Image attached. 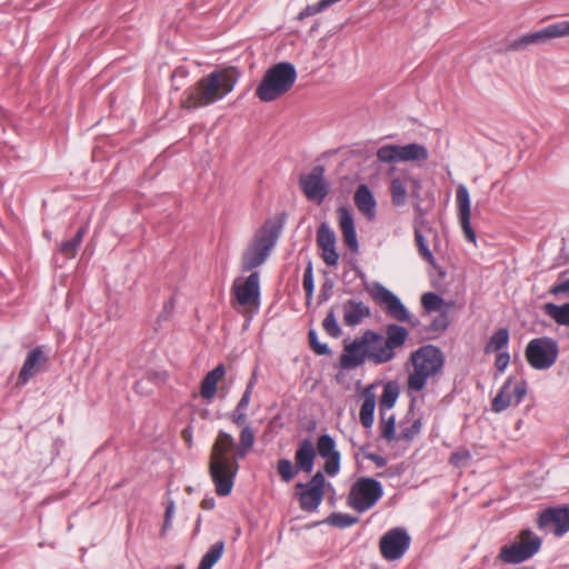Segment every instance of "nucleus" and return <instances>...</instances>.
<instances>
[{"label":"nucleus","instance_id":"obj_38","mask_svg":"<svg viewBox=\"0 0 569 569\" xmlns=\"http://www.w3.org/2000/svg\"><path fill=\"white\" fill-rule=\"evenodd\" d=\"M398 398V390L391 383H387L383 387L382 395L380 398V412L386 411L389 412L390 409L395 406Z\"/></svg>","mask_w":569,"mask_h":569},{"label":"nucleus","instance_id":"obj_55","mask_svg":"<svg viewBox=\"0 0 569 569\" xmlns=\"http://www.w3.org/2000/svg\"><path fill=\"white\" fill-rule=\"evenodd\" d=\"M182 435V438L188 442V443H191V437H192V432H191V429L190 428H186L182 430L181 432Z\"/></svg>","mask_w":569,"mask_h":569},{"label":"nucleus","instance_id":"obj_13","mask_svg":"<svg viewBox=\"0 0 569 569\" xmlns=\"http://www.w3.org/2000/svg\"><path fill=\"white\" fill-rule=\"evenodd\" d=\"M300 188L309 201L320 204L329 193V184L325 178V168L316 166L309 173L300 176Z\"/></svg>","mask_w":569,"mask_h":569},{"label":"nucleus","instance_id":"obj_44","mask_svg":"<svg viewBox=\"0 0 569 569\" xmlns=\"http://www.w3.org/2000/svg\"><path fill=\"white\" fill-rule=\"evenodd\" d=\"M308 338H309V343H310L311 349L317 355L325 356V355L330 353L329 347L326 343H321L318 340V335H317L316 330L311 329L308 333Z\"/></svg>","mask_w":569,"mask_h":569},{"label":"nucleus","instance_id":"obj_4","mask_svg":"<svg viewBox=\"0 0 569 569\" xmlns=\"http://www.w3.org/2000/svg\"><path fill=\"white\" fill-rule=\"evenodd\" d=\"M297 77V70L291 62L276 63L264 72L256 89V96L263 102L274 101L292 89Z\"/></svg>","mask_w":569,"mask_h":569},{"label":"nucleus","instance_id":"obj_34","mask_svg":"<svg viewBox=\"0 0 569 569\" xmlns=\"http://www.w3.org/2000/svg\"><path fill=\"white\" fill-rule=\"evenodd\" d=\"M376 408V397L371 392H366L360 408V422L365 428H370L373 423V413Z\"/></svg>","mask_w":569,"mask_h":569},{"label":"nucleus","instance_id":"obj_11","mask_svg":"<svg viewBox=\"0 0 569 569\" xmlns=\"http://www.w3.org/2000/svg\"><path fill=\"white\" fill-rule=\"evenodd\" d=\"M367 291L373 301L380 306H383L389 317L401 321H410V313L400 301V299L380 282H372L367 287Z\"/></svg>","mask_w":569,"mask_h":569},{"label":"nucleus","instance_id":"obj_54","mask_svg":"<svg viewBox=\"0 0 569 569\" xmlns=\"http://www.w3.org/2000/svg\"><path fill=\"white\" fill-rule=\"evenodd\" d=\"M256 382H257V375H256V372H253L249 382L247 383L246 390H250V392H252Z\"/></svg>","mask_w":569,"mask_h":569},{"label":"nucleus","instance_id":"obj_19","mask_svg":"<svg viewBox=\"0 0 569 569\" xmlns=\"http://www.w3.org/2000/svg\"><path fill=\"white\" fill-rule=\"evenodd\" d=\"M456 201L458 208V218L465 237L468 241L476 244L477 236L470 224L471 201L466 186L459 184L456 191Z\"/></svg>","mask_w":569,"mask_h":569},{"label":"nucleus","instance_id":"obj_52","mask_svg":"<svg viewBox=\"0 0 569 569\" xmlns=\"http://www.w3.org/2000/svg\"><path fill=\"white\" fill-rule=\"evenodd\" d=\"M251 395L252 392H250V390H244L240 401L236 407L247 410L250 403Z\"/></svg>","mask_w":569,"mask_h":569},{"label":"nucleus","instance_id":"obj_33","mask_svg":"<svg viewBox=\"0 0 569 569\" xmlns=\"http://www.w3.org/2000/svg\"><path fill=\"white\" fill-rule=\"evenodd\" d=\"M380 435L388 442L397 441L398 435L396 433V419L393 413L381 411L380 412Z\"/></svg>","mask_w":569,"mask_h":569},{"label":"nucleus","instance_id":"obj_17","mask_svg":"<svg viewBox=\"0 0 569 569\" xmlns=\"http://www.w3.org/2000/svg\"><path fill=\"white\" fill-rule=\"evenodd\" d=\"M361 342H363L368 359L376 365L389 362L396 357V352L387 349L385 338L373 330H366L361 336Z\"/></svg>","mask_w":569,"mask_h":569},{"label":"nucleus","instance_id":"obj_1","mask_svg":"<svg viewBox=\"0 0 569 569\" xmlns=\"http://www.w3.org/2000/svg\"><path fill=\"white\" fill-rule=\"evenodd\" d=\"M232 423L241 427L239 445L234 438L220 430L213 441L209 459V473L216 486L218 496H228L233 488V480L239 471V459H243L252 450L256 441V432L248 425L247 410L236 407L229 415Z\"/></svg>","mask_w":569,"mask_h":569},{"label":"nucleus","instance_id":"obj_40","mask_svg":"<svg viewBox=\"0 0 569 569\" xmlns=\"http://www.w3.org/2000/svg\"><path fill=\"white\" fill-rule=\"evenodd\" d=\"M415 239H416V243H417L418 251H419L420 256L428 263L435 266L436 261H435V258L432 256V252L429 250V247H428V243H427L425 237L422 236L421 231L418 230V229L415 230Z\"/></svg>","mask_w":569,"mask_h":569},{"label":"nucleus","instance_id":"obj_41","mask_svg":"<svg viewBox=\"0 0 569 569\" xmlns=\"http://www.w3.org/2000/svg\"><path fill=\"white\" fill-rule=\"evenodd\" d=\"M277 471L282 481L290 482L298 470L296 469V465L293 466L289 459H280L277 463Z\"/></svg>","mask_w":569,"mask_h":569},{"label":"nucleus","instance_id":"obj_6","mask_svg":"<svg viewBox=\"0 0 569 569\" xmlns=\"http://www.w3.org/2000/svg\"><path fill=\"white\" fill-rule=\"evenodd\" d=\"M382 485L369 477H360L350 488L347 497L348 506L357 512H366L373 508L382 498Z\"/></svg>","mask_w":569,"mask_h":569},{"label":"nucleus","instance_id":"obj_9","mask_svg":"<svg viewBox=\"0 0 569 569\" xmlns=\"http://www.w3.org/2000/svg\"><path fill=\"white\" fill-rule=\"evenodd\" d=\"M377 159L383 163L426 161L429 158L428 149L419 143L405 146L385 144L377 150Z\"/></svg>","mask_w":569,"mask_h":569},{"label":"nucleus","instance_id":"obj_56","mask_svg":"<svg viewBox=\"0 0 569 569\" xmlns=\"http://www.w3.org/2000/svg\"><path fill=\"white\" fill-rule=\"evenodd\" d=\"M169 312H170V311L168 310V306H166V307H164L163 312H162V313L159 316V318H158V322H161V321H163V320H167V319H168V317H169Z\"/></svg>","mask_w":569,"mask_h":569},{"label":"nucleus","instance_id":"obj_50","mask_svg":"<svg viewBox=\"0 0 569 569\" xmlns=\"http://www.w3.org/2000/svg\"><path fill=\"white\" fill-rule=\"evenodd\" d=\"M405 176H406L407 183L410 184V187H411L412 196L418 198L419 190L421 189V181L417 178L409 176V174H405Z\"/></svg>","mask_w":569,"mask_h":569},{"label":"nucleus","instance_id":"obj_16","mask_svg":"<svg viewBox=\"0 0 569 569\" xmlns=\"http://www.w3.org/2000/svg\"><path fill=\"white\" fill-rule=\"evenodd\" d=\"M232 292L240 307L246 309L258 308L260 296L259 273L253 271L247 279L236 280Z\"/></svg>","mask_w":569,"mask_h":569},{"label":"nucleus","instance_id":"obj_35","mask_svg":"<svg viewBox=\"0 0 569 569\" xmlns=\"http://www.w3.org/2000/svg\"><path fill=\"white\" fill-rule=\"evenodd\" d=\"M224 550V542L217 541L202 557L198 569H211L221 558Z\"/></svg>","mask_w":569,"mask_h":569},{"label":"nucleus","instance_id":"obj_37","mask_svg":"<svg viewBox=\"0 0 569 569\" xmlns=\"http://www.w3.org/2000/svg\"><path fill=\"white\" fill-rule=\"evenodd\" d=\"M84 233H86V228L84 227L80 228L72 239L63 241L60 244V248H59L60 252L62 254H64L67 258H73L77 253L79 246L82 242Z\"/></svg>","mask_w":569,"mask_h":569},{"label":"nucleus","instance_id":"obj_51","mask_svg":"<svg viewBox=\"0 0 569 569\" xmlns=\"http://www.w3.org/2000/svg\"><path fill=\"white\" fill-rule=\"evenodd\" d=\"M173 513H174V502L170 501L166 508L163 531L170 527Z\"/></svg>","mask_w":569,"mask_h":569},{"label":"nucleus","instance_id":"obj_46","mask_svg":"<svg viewBox=\"0 0 569 569\" xmlns=\"http://www.w3.org/2000/svg\"><path fill=\"white\" fill-rule=\"evenodd\" d=\"M448 326H449L448 317L446 313H442L432 320V322L430 325V329L432 331L442 332L448 328Z\"/></svg>","mask_w":569,"mask_h":569},{"label":"nucleus","instance_id":"obj_3","mask_svg":"<svg viewBox=\"0 0 569 569\" xmlns=\"http://www.w3.org/2000/svg\"><path fill=\"white\" fill-rule=\"evenodd\" d=\"M410 363L411 370L407 378L408 392H420L429 380L437 378L442 372L445 356L438 347L426 345L411 353Z\"/></svg>","mask_w":569,"mask_h":569},{"label":"nucleus","instance_id":"obj_42","mask_svg":"<svg viewBox=\"0 0 569 569\" xmlns=\"http://www.w3.org/2000/svg\"><path fill=\"white\" fill-rule=\"evenodd\" d=\"M322 327L326 332L333 338L341 336V328L338 325L333 309L328 311L326 318L323 319Z\"/></svg>","mask_w":569,"mask_h":569},{"label":"nucleus","instance_id":"obj_30","mask_svg":"<svg viewBox=\"0 0 569 569\" xmlns=\"http://www.w3.org/2000/svg\"><path fill=\"white\" fill-rule=\"evenodd\" d=\"M543 311L559 326L569 327V302L561 306L548 302L543 306Z\"/></svg>","mask_w":569,"mask_h":569},{"label":"nucleus","instance_id":"obj_27","mask_svg":"<svg viewBox=\"0 0 569 569\" xmlns=\"http://www.w3.org/2000/svg\"><path fill=\"white\" fill-rule=\"evenodd\" d=\"M317 451L313 442L306 438L299 442L295 453V465L298 471L310 473L313 469Z\"/></svg>","mask_w":569,"mask_h":569},{"label":"nucleus","instance_id":"obj_36","mask_svg":"<svg viewBox=\"0 0 569 569\" xmlns=\"http://www.w3.org/2000/svg\"><path fill=\"white\" fill-rule=\"evenodd\" d=\"M509 342V331L506 328L497 330L485 347V352H496L505 348Z\"/></svg>","mask_w":569,"mask_h":569},{"label":"nucleus","instance_id":"obj_31","mask_svg":"<svg viewBox=\"0 0 569 569\" xmlns=\"http://www.w3.org/2000/svg\"><path fill=\"white\" fill-rule=\"evenodd\" d=\"M400 430L398 433L397 441H407L410 442L418 436L422 428V422L420 418L417 419H406L400 423Z\"/></svg>","mask_w":569,"mask_h":569},{"label":"nucleus","instance_id":"obj_2","mask_svg":"<svg viewBox=\"0 0 569 569\" xmlns=\"http://www.w3.org/2000/svg\"><path fill=\"white\" fill-rule=\"evenodd\" d=\"M239 76L233 67L212 71L184 91L181 107L192 110L221 100L233 90Z\"/></svg>","mask_w":569,"mask_h":569},{"label":"nucleus","instance_id":"obj_25","mask_svg":"<svg viewBox=\"0 0 569 569\" xmlns=\"http://www.w3.org/2000/svg\"><path fill=\"white\" fill-rule=\"evenodd\" d=\"M343 322L348 327H356L362 322L363 319L371 316L370 307L365 302L349 299L343 302L342 307Z\"/></svg>","mask_w":569,"mask_h":569},{"label":"nucleus","instance_id":"obj_7","mask_svg":"<svg viewBox=\"0 0 569 569\" xmlns=\"http://www.w3.org/2000/svg\"><path fill=\"white\" fill-rule=\"evenodd\" d=\"M541 539L531 530H522L517 539L501 548L499 557L506 563H519L530 559L541 548Z\"/></svg>","mask_w":569,"mask_h":569},{"label":"nucleus","instance_id":"obj_48","mask_svg":"<svg viewBox=\"0 0 569 569\" xmlns=\"http://www.w3.org/2000/svg\"><path fill=\"white\" fill-rule=\"evenodd\" d=\"M470 458V453L467 450H458L455 451L450 457V462L452 465L459 466L462 461H466Z\"/></svg>","mask_w":569,"mask_h":569},{"label":"nucleus","instance_id":"obj_32","mask_svg":"<svg viewBox=\"0 0 569 569\" xmlns=\"http://www.w3.org/2000/svg\"><path fill=\"white\" fill-rule=\"evenodd\" d=\"M407 180L406 176L397 177L391 180L390 193L392 203L397 207H401L407 202Z\"/></svg>","mask_w":569,"mask_h":569},{"label":"nucleus","instance_id":"obj_15","mask_svg":"<svg viewBox=\"0 0 569 569\" xmlns=\"http://www.w3.org/2000/svg\"><path fill=\"white\" fill-rule=\"evenodd\" d=\"M410 537L406 530L393 528L380 539V551L385 559H400L409 549Z\"/></svg>","mask_w":569,"mask_h":569},{"label":"nucleus","instance_id":"obj_58","mask_svg":"<svg viewBox=\"0 0 569 569\" xmlns=\"http://www.w3.org/2000/svg\"><path fill=\"white\" fill-rule=\"evenodd\" d=\"M177 569H183V567H182V566H180V567H178Z\"/></svg>","mask_w":569,"mask_h":569},{"label":"nucleus","instance_id":"obj_12","mask_svg":"<svg viewBox=\"0 0 569 569\" xmlns=\"http://www.w3.org/2000/svg\"><path fill=\"white\" fill-rule=\"evenodd\" d=\"M326 478L321 471H317L309 482H299L297 489L299 495L300 508L307 512H313L321 505L325 497Z\"/></svg>","mask_w":569,"mask_h":569},{"label":"nucleus","instance_id":"obj_5","mask_svg":"<svg viewBox=\"0 0 569 569\" xmlns=\"http://www.w3.org/2000/svg\"><path fill=\"white\" fill-rule=\"evenodd\" d=\"M280 227L266 223L254 233L241 256L243 272L252 271L267 261L277 242Z\"/></svg>","mask_w":569,"mask_h":569},{"label":"nucleus","instance_id":"obj_14","mask_svg":"<svg viewBox=\"0 0 569 569\" xmlns=\"http://www.w3.org/2000/svg\"><path fill=\"white\" fill-rule=\"evenodd\" d=\"M566 36H569V21H559L549 24L537 32L528 33L520 37L519 39L512 41L509 48L512 50H521L531 44L541 43L547 39L560 38Z\"/></svg>","mask_w":569,"mask_h":569},{"label":"nucleus","instance_id":"obj_22","mask_svg":"<svg viewBox=\"0 0 569 569\" xmlns=\"http://www.w3.org/2000/svg\"><path fill=\"white\" fill-rule=\"evenodd\" d=\"M49 360L43 347H36L28 355L18 376V383L24 385L41 372Z\"/></svg>","mask_w":569,"mask_h":569},{"label":"nucleus","instance_id":"obj_8","mask_svg":"<svg viewBox=\"0 0 569 569\" xmlns=\"http://www.w3.org/2000/svg\"><path fill=\"white\" fill-rule=\"evenodd\" d=\"M559 346L549 337L536 338L529 341L526 348L528 363L537 370L551 368L558 358Z\"/></svg>","mask_w":569,"mask_h":569},{"label":"nucleus","instance_id":"obj_57","mask_svg":"<svg viewBox=\"0 0 569 569\" xmlns=\"http://www.w3.org/2000/svg\"><path fill=\"white\" fill-rule=\"evenodd\" d=\"M201 506H202V508H203V509H210V508H212V507H213V500H206V499H204V500L201 502Z\"/></svg>","mask_w":569,"mask_h":569},{"label":"nucleus","instance_id":"obj_10","mask_svg":"<svg viewBox=\"0 0 569 569\" xmlns=\"http://www.w3.org/2000/svg\"><path fill=\"white\" fill-rule=\"evenodd\" d=\"M528 392L527 381L521 378L508 377L497 396L491 401V410L500 413L512 406H518Z\"/></svg>","mask_w":569,"mask_h":569},{"label":"nucleus","instance_id":"obj_23","mask_svg":"<svg viewBox=\"0 0 569 569\" xmlns=\"http://www.w3.org/2000/svg\"><path fill=\"white\" fill-rule=\"evenodd\" d=\"M339 228L341 230L346 246L352 251L358 252L359 242L357 238L355 220L351 211L346 207H340L337 210Z\"/></svg>","mask_w":569,"mask_h":569},{"label":"nucleus","instance_id":"obj_18","mask_svg":"<svg viewBox=\"0 0 569 569\" xmlns=\"http://www.w3.org/2000/svg\"><path fill=\"white\" fill-rule=\"evenodd\" d=\"M316 451L325 460V472L330 477L338 475L341 455L337 449L335 439L328 433L321 435L318 438Z\"/></svg>","mask_w":569,"mask_h":569},{"label":"nucleus","instance_id":"obj_43","mask_svg":"<svg viewBox=\"0 0 569 569\" xmlns=\"http://www.w3.org/2000/svg\"><path fill=\"white\" fill-rule=\"evenodd\" d=\"M421 303L428 311H438L445 305L443 299L433 292H427L421 297Z\"/></svg>","mask_w":569,"mask_h":569},{"label":"nucleus","instance_id":"obj_45","mask_svg":"<svg viewBox=\"0 0 569 569\" xmlns=\"http://www.w3.org/2000/svg\"><path fill=\"white\" fill-rule=\"evenodd\" d=\"M302 286L306 291L307 299H311L315 290V283H313V270L311 262L308 263L305 273H303V280Z\"/></svg>","mask_w":569,"mask_h":569},{"label":"nucleus","instance_id":"obj_29","mask_svg":"<svg viewBox=\"0 0 569 569\" xmlns=\"http://www.w3.org/2000/svg\"><path fill=\"white\" fill-rule=\"evenodd\" d=\"M409 337L408 330L399 325L391 323L386 328L385 343L389 351L395 352L396 349L401 348Z\"/></svg>","mask_w":569,"mask_h":569},{"label":"nucleus","instance_id":"obj_28","mask_svg":"<svg viewBox=\"0 0 569 569\" xmlns=\"http://www.w3.org/2000/svg\"><path fill=\"white\" fill-rule=\"evenodd\" d=\"M226 368L223 365H218L213 370L209 371L202 382L200 388L201 396L211 400L217 393V385L224 377Z\"/></svg>","mask_w":569,"mask_h":569},{"label":"nucleus","instance_id":"obj_49","mask_svg":"<svg viewBox=\"0 0 569 569\" xmlns=\"http://www.w3.org/2000/svg\"><path fill=\"white\" fill-rule=\"evenodd\" d=\"M568 292H569V279H565L563 281L555 284L550 289V293L553 296H559V295L568 293Z\"/></svg>","mask_w":569,"mask_h":569},{"label":"nucleus","instance_id":"obj_47","mask_svg":"<svg viewBox=\"0 0 569 569\" xmlns=\"http://www.w3.org/2000/svg\"><path fill=\"white\" fill-rule=\"evenodd\" d=\"M510 361V356L508 352H500L497 358L495 366L499 372H503L506 368L508 367Z\"/></svg>","mask_w":569,"mask_h":569},{"label":"nucleus","instance_id":"obj_53","mask_svg":"<svg viewBox=\"0 0 569 569\" xmlns=\"http://www.w3.org/2000/svg\"><path fill=\"white\" fill-rule=\"evenodd\" d=\"M367 458L375 462L377 467H385L387 465L386 458L380 455L369 453Z\"/></svg>","mask_w":569,"mask_h":569},{"label":"nucleus","instance_id":"obj_21","mask_svg":"<svg viewBox=\"0 0 569 569\" xmlns=\"http://www.w3.org/2000/svg\"><path fill=\"white\" fill-rule=\"evenodd\" d=\"M336 234L332 229L322 222L317 231V244L321 249V257L326 264L335 267L338 264L339 254L336 250Z\"/></svg>","mask_w":569,"mask_h":569},{"label":"nucleus","instance_id":"obj_26","mask_svg":"<svg viewBox=\"0 0 569 569\" xmlns=\"http://www.w3.org/2000/svg\"><path fill=\"white\" fill-rule=\"evenodd\" d=\"M353 201L357 209L368 219L373 220L377 213V201L367 184H360L355 191Z\"/></svg>","mask_w":569,"mask_h":569},{"label":"nucleus","instance_id":"obj_20","mask_svg":"<svg viewBox=\"0 0 569 569\" xmlns=\"http://www.w3.org/2000/svg\"><path fill=\"white\" fill-rule=\"evenodd\" d=\"M540 529L553 527L556 536L561 537L569 531V507L546 509L538 518Z\"/></svg>","mask_w":569,"mask_h":569},{"label":"nucleus","instance_id":"obj_39","mask_svg":"<svg viewBox=\"0 0 569 569\" xmlns=\"http://www.w3.org/2000/svg\"><path fill=\"white\" fill-rule=\"evenodd\" d=\"M326 521L333 527L348 528L356 525L359 521V518L347 513L333 512Z\"/></svg>","mask_w":569,"mask_h":569},{"label":"nucleus","instance_id":"obj_24","mask_svg":"<svg viewBox=\"0 0 569 569\" xmlns=\"http://www.w3.org/2000/svg\"><path fill=\"white\" fill-rule=\"evenodd\" d=\"M366 348L361 342V337L345 346L343 353L340 356V366L342 369L350 370L361 366L367 359Z\"/></svg>","mask_w":569,"mask_h":569}]
</instances>
